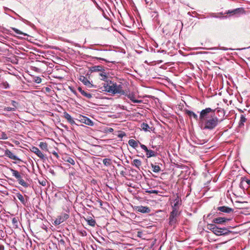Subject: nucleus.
Returning <instances> with one entry per match:
<instances>
[{
	"label": "nucleus",
	"instance_id": "4d7b16f0",
	"mask_svg": "<svg viewBox=\"0 0 250 250\" xmlns=\"http://www.w3.org/2000/svg\"><path fill=\"white\" fill-rule=\"evenodd\" d=\"M145 1H146V3H147V1H146V0H145Z\"/></svg>",
	"mask_w": 250,
	"mask_h": 250
},
{
	"label": "nucleus",
	"instance_id": "f03ea898",
	"mask_svg": "<svg viewBox=\"0 0 250 250\" xmlns=\"http://www.w3.org/2000/svg\"><path fill=\"white\" fill-rule=\"evenodd\" d=\"M104 90L112 94H119L124 95L125 92L123 89V85L121 83H119L113 81L109 80L106 81L104 84Z\"/></svg>",
	"mask_w": 250,
	"mask_h": 250
},
{
	"label": "nucleus",
	"instance_id": "c85d7f7f",
	"mask_svg": "<svg viewBox=\"0 0 250 250\" xmlns=\"http://www.w3.org/2000/svg\"><path fill=\"white\" fill-rule=\"evenodd\" d=\"M247 119L245 118L244 115H241L240 116V120L239 123V126H241L242 125H244V124L246 122Z\"/></svg>",
	"mask_w": 250,
	"mask_h": 250
},
{
	"label": "nucleus",
	"instance_id": "aec40b11",
	"mask_svg": "<svg viewBox=\"0 0 250 250\" xmlns=\"http://www.w3.org/2000/svg\"><path fill=\"white\" fill-rule=\"evenodd\" d=\"M16 196L23 205H25L26 201L25 200L24 196L18 192L16 194Z\"/></svg>",
	"mask_w": 250,
	"mask_h": 250
},
{
	"label": "nucleus",
	"instance_id": "bb28decb",
	"mask_svg": "<svg viewBox=\"0 0 250 250\" xmlns=\"http://www.w3.org/2000/svg\"><path fill=\"white\" fill-rule=\"evenodd\" d=\"M103 162L104 166L106 167L110 166L112 164V161L110 159L108 158H105L103 159Z\"/></svg>",
	"mask_w": 250,
	"mask_h": 250
},
{
	"label": "nucleus",
	"instance_id": "4468645a",
	"mask_svg": "<svg viewBox=\"0 0 250 250\" xmlns=\"http://www.w3.org/2000/svg\"><path fill=\"white\" fill-rule=\"evenodd\" d=\"M63 117L71 125L76 124L73 118L67 112H64L63 113Z\"/></svg>",
	"mask_w": 250,
	"mask_h": 250
},
{
	"label": "nucleus",
	"instance_id": "4c0bfd02",
	"mask_svg": "<svg viewBox=\"0 0 250 250\" xmlns=\"http://www.w3.org/2000/svg\"><path fill=\"white\" fill-rule=\"evenodd\" d=\"M140 147L143 149L146 152L147 151V150L148 149L147 147L143 144H140Z\"/></svg>",
	"mask_w": 250,
	"mask_h": 250
},
{
	"label": "nucleus",
	"instance_id": "20e7f679",
	"mask_svg": "<svg viewBox=\"0 0 250 250\" xmlns=\"http://www.w3.org/2000/svg\"><path fill=\"white\" fill-rule=\"evenodd\" d=\"M180 212H174L171 211L169 214L168 218L169 225L171 226L175 227L176 224L177 223V217L179 216Z\"/></svg>",
	"mask_w": 250,
	"mask_h": 250
},
{
	"label": "nucleus",
	"instance_id": "37998d69",
	"mask_svg": "<svg viewBox=\"0 0 250 250\" xmlns=\"http://www.w3.org/2000/svg\"><path fill=\"white\" fill-rule=\"evenodd\" d=\"M97 202L99 203L100 207L102 208L103 203V201L101 200L98 199L97 200Z\"/></svg>",
	"mask_w": 250,
	"mask_h": 250
},
{
	"label": "nucleus",
	"instance_id": "4be33fe9",
	"mask_svg": "<svg viewBox=\"0 0 250 250\" xmlns=\"http://www.w3.org/2000/svg\"><path fill=\"white\" fill-rule=\"evenodd\" d=\"M147 158H150L151 157H155L156 156L157 152L153 150L148 149L147 151L146 152Z\"/></svg>",
	"mask_w": 250,
	"mask_h": 250
},
{
	"label": "nucleus",
	"instance_id": "2eb2a0df",
	"mask_svg": "<svg viewBox=\"0 0 250 250\" xmlns=\"http://www.w3.org/2000/svg\"><path fill=\"white\" fill-rule=\"evenodd\" d=\"M78 90L81 93V94L83 96L86 97L87 99H89L92 97L91 94H90L89 93H87L86 91H85L84 90H83V89L81 87H80V86L78 87Z\"/></svg>",
	"mask_w": 250,
	"mask_h": 250
},
{
	"label": "nucleus",
	"instance_id": "a211bd4d",
	"mask_svg": "<svg viewBox=\"0 0 250 250\" xmlns=\"http://www.w3.org/2000/svg\"><path fill=\"white\" fill-rule=\"evenodd\" d=\"M125 95H126L133 103L139 104L142 102L141 100L136 99L135 95L133 93H129L128 95L125 94Z\"/></svg>",
	"mask_w": 250,
	"mask_h": 250
},
{
	"label": "nucleus",
	"instance_id": "864d4df0",
	"mask_svg": "<svg viewBox=\"0 0 250 250\" xmlns=\"http://www.w3.org/2000/svg\"><path fill=\"white\" fill-rule=\"evenodd\" d=\"M98 59H99V60H104V61H106V60H105V59H103V58H98Z\"/></svg>",
	"mask_w": 250,
	"mask_h": 250
},
{
	"label": "nucleus",
	"instance_id": "423d86ee",
	"mask_svg": "<svg viewBox=\"0 0 250 250\" xmlns=\"http://www.w3.org/2000/svg\"><path fill=\"white\" fill-rule=\"evenodd\" d=\"M173 204L171 205L172 211L174 212H180L179 211L180 206L182 204V201L179 196L177 195L173 200Z\"/></svg>",
	"mask_w": 250,
	"mask_h": 250
},
{
	"label": "nucleus",
	"instance_id": "a878e982",
	"mask_svg": "<svg viewBox=\"0 0 250 250\" xmlns=\"http://www.w3.org/2000/svg\"><path fill=\"white\" fill-rule=\"evenodd\" d=\"M40 147L43 150L48 151L47 144L45 142H41L39 144Z\"/></svg>",
	"mask_w": 250,
	"mask_h": 250
},
{
	"label": "nucleus",
	"instance_id": "473e14b6",
	"mask_svg": "<svg viewBox=\"0 0 250 250\" xmlns=\"http://www.w3.org/2000/svg\"><path fill=\"white\" fill-rule=\"evenodd\" d=\"M11 104L12 105L13 108H15V110L16 111L17 109L18 106L19 105V103L16 101L12 100L11 102Z\"/></svg>",
	"mask_w": 250,
	"mask_h": 250
},
{
	"label": "nucleus",
	"instance_id": "5701e85b",
	"mask_svg": "<svg viewBox=\"0 0 250 250\" xmlns=\"http://www.w3.org/2000/svg\"><path fill=\"white\" fill-rule=\"evenodd\" d=\"M99 75L100 76L101 80H102L105 81L108 78L107 73L105 72L104 69H103L100 72Z\"/></svg>",
	"mask_w": 250,
	"mask_h": 250
},
{
	"label": "nucleus",
	"instance_id": "0eeeda50",
	"mask_svg": "<svg viewBox=\"0 0 250 250\" xmlns=\"http://www.w3.org/2000/svg\"><path fill=\"white\" fill-rule=\"evenodd\" d=\"M69 217V214L66 213H62L54 221L55 225H58L66 221Z\"/></svg>",
	"mask_w": 250,
	"mask_h": 250
},
{
	"label": "nucleus",
	"instance_id": "b1692460",
	"mask_svg": "<svg viewBox=\"0 0 250 250\" xmlns=\"http://www.w3.org/2000/svg\"><path fill=\"white\" fill-rule=\"evenodd\" d=\"M151 166L154 172L158 173L161 171V168L159 166L151 164Z\"/></svg>",
	"mask_w": 250,
	"mask_h": 250
},
{
	"label": "nucleus",
	"instance_id": "e433bc0d",
	"mask_svg": "<svg viewBox=\"0 0 250 250\" xmlns=\"http://www.w3.org/2000/svg\"><path fill=\"white\" fill-rule=\"evenodd\" d=\"M2 84V86L5 89L8 88L9 87V85L7 82H3Z\"/></svg>",
	"mask_w": 250,
	"mask_h": 250
},
{
	"label": "nucleus",
	"instance_id": "dca6fc26",
	"mask_svg": "<svg viewBox=\"0 0 250 250\" xmlns=\"http://www.w3.org/2000/svg\"><path fill=\"white\" fill-rule=\"evenodd\" d=\"M217 210L225 213H230L233 211V209L226 206L219 207Z\"/></svg>",
	"mask_w": 250,
	"mask_h": 250
},
{
	"label": "nucleus",
	"instance_id": "a18cd8bd",
	"mask_svg": "<svg viewBox=\"0 0 250 250\" xmlns=\"http://www.w3.org/2000/svg\"><path fill=\"white\" fill-rule=\"evenodd\" d=\"M2 139H4V140L7 139V136L6 134H5V133H3L2 134Z\"/></svg>",
	"mask_w": 250,
	"mask_h": 250
},
{
	"label": "nucleus",
	"instance_id": "f257e3e1",
	"mask_svg": "<svg viewBox=\"0 0 250 250\" xmlns=\"http://www.w3.org/2000/svg\"><path fill=\"white\" fill-rule=\"evenodd\" d=\"M186 114L195 120H199V125L203 130L214 129L223 120L225 115L224 110L221 108L212 109L207 107L200 112L199 117L194 112L187 110Z\"/></svg>",
	"mask_w": 250,
	"mask_h": 250
},
{
	"label": "nucleus",
	"instance_id": "49530a36",
	"mask_svg": "<svg viewBox=\"0 0 250 250\" xmlns=\"http://www.w3.org/2000/svg\"><path fill=\"white\" fill-rule=\"evenodd\" d=\"M17 222H18V221H17V219L16 218L14 217V218H13L12 219V223H13V224H14L17 223Z\"/></svg>",
	"mask_w": 250,
	"mask_h": 250
},
{
	"label": "nucleus",
	"instance_id": "cd10ccee",
	"mask_svg": "<svg viewBox=\"0 0 250 250\" xmlns=\"http://www.w3.org/2000/svg\"><path fill=\"white\" fill-rule=\"evenodd\" d=\"M104 69H103V67L102 66H101V65H97V66H93L92 67V71H94V72H101L102 70H103Z\"/></svg>",
	"mask_w": 250,
	"mask_h": 250
},
{
	"label": "nucleus",
	"instance_id": "72a5a7b5",
	"mask_svg": "<svg viewBox=\"0 0 250 250\" xmlns=\"http://www.w3.org/2000/svg\"><path fill=\"white\" fill-rule=\"evenodd\" d=\"M12 30L17 34L18 35H26L25 34H23L22 32H21L19 29L16 28H12Z\"/></svg>",
	"mask_w": 250,
	"mask_h": 250
},
{
	"label": "nucleus",
	"instance_id": "c03bdc74",
	"mask_svg": "<svg viewBox=\"0 0 250 250\" xmlns=\"http://www.w3.org/2000/svg\"><path fill=\"white\" fill-rule=\"evenodd\" d=\"M49 171V172L51 173L53 175H55L56 173L53 169L50 168Z\"/></svg>",
	"mask_w": 250,
	"mask_h": 250
},
{
	"label": "nucleus",
	"instance_id": "f3484780",
	"mask_svg": "<svg viewBox=\"0 0 250 250\" xmlns=\"http://www.w3.org/2000/svg\"><path fill=\"white\" fill-rule=\"evenodd\" d=\"M141 144L139 141H136L134 139H130L128 141L129 145L134 148H136L139 145Z\"/></svg>",
	"mask_w": 250,
	"mask_h": 250
},
{
	"label": "nucleus",
	"instance_id": "f8f14e48",
	"mask_svg": "<svg viewBox=\"0 0 250 250\" xmlns=\"http://www.w3.org/2000/svg\"><path fill=\"white\" fill-rule=\"evenodd\" d=\"M229 220H230V219L227 218L219 217L214 218L212 222L215 224H222Z\"/></svg>",
	"mask_w": 250,
	"mask_h": 250
},
{
	"label": "nucleus",
	"instance_id": "8fccbe9b",
	"mask_svg": "<svg viewBox=\"0 0 250 250\" xmlns=\"http://www.w3.org/2000/svg\"><path fill=\"white\" fill-rule=\"evenodd\" d=\"M53 154L54 155H55L57 158H58L59 155H58V153L56 152H53Z\"/></svg>",
	"mask_w": 250,
	"mask_h": 250
},
{
	"label": "nucleus",
	"instance_id": "9d476101",
	"mask_svg": "<svg viewBox=\"0 0 250 250\" xmlns=\"http://www.w3.org/2000/svg\"><path fill=\"white\" fill-rule=\"evenodd\" d=\"M78 120L80 122L89 126H93L94 125L93 122L89 118L85 116L80 115L79 117V119H78Z\"/></svg>",
	"mask_w": 250,
	"mask_h": 250
},
{
	"label": "nucleus",
	"instance_id": "79ce46f5",
	"mask_svg": "<svg viewBox=\"0 0 250 250\" xmlns=\"http://www.w3.org/2000/svg\"><path fill=\"white\" fill-rule=\"evenodd\" d=\"M113 129L111 127L107 128L106 131L108 132H112L113 131Z\"/></svg>",
	"mask_w": 250,
	"mask_h": 250
},
{
	"label": "nucleus",
	"instance_id": "1a4fd4ad",
	"mask_svg": "<svg viewBox=\"0 0 250 250\" xmlns=\"http://www.w3.org/2000/svg\"><path fill=\"white\" fill-rule=\"evenodd\" d=\"M244 9L243 8H237L233 10H228L226 11L225 14H230L231 15H235L239 16L244 13Z\"/></svg>",
	"mask_w": 250,
	"mask_h": 250
},
{
	"label": "nucleus",
	"instance_id": "ea45409f",
	"mask_svg": "<svg viewBox=\"0 0 250 250\" xmlns=\"http://www.w3.org/2000/svg\"><path fill=\"white\" fill-rule=\"evenodd\" d=\"M4 236H5V233L4 232V231L3 230L0 229V237L1 238H3L4 237Z\"/></svg>",
	"mask_w": 250,
	"mask_h": 250
},
{
	"label": "nucleus",
	"instance_id": "6e6552de",
	"mask_svg": "<svg viewBox=\"0 0 250 250\" xmlns=\"http://www.w3.org/2000/svg\"><path fill=\"white\" fill-rule=\"evenodd\" d=\"M30 150L31 152L36 154L41 160L43 161L47 159V157L39 150V149L34 146L31 147Z\"/></svg>",
	"mask_w": 250,
	"mask_h": 250
},
{
	"label": "nucleus",
	"instance_id": "6e6d98bb",
	"mask_svg": "<svg viewBox=\"0 0 250 250\" xmlns=\"http://www.w3.org/2000/svg\"><path fill=\"white\" fill-rule=\"evenodd\" d=\"M250 181H248V184H249V183H250Z\"/></svg>",
	"mask_w": 250,
	"mask_h": 250
},
{
	"label": "nucleus",
	"instance_id": "a19ab883",
	"mask_svg": "<svg viewBox=\"0 0 250 250\" xmlns=\"http://www.w3.org/2000/svg\"><path fill=\"white\" fill-rule=\"evenodd\" d=\"M46 181L42 180V181H39V183L43 186H45L46 185Z\"/></svg>",
	"mask_w": 250,
	"mask_h": 250
},
{
	"label": "nucleus",
	"instance_id": "ddd939ff",
	"mask_svg": "<svg viewBox=\"0 0 250 250\" xmlns=\"http://www.w3.org/2000/svg\"><path fill=\"white\" fill-rule=\"evenodd\" d=\"M5 155L12 160L21 161V160L17 156H16L9 149H6L5 151Z\"/></svg>",
	"mask_w": 250,
	"mask_h": 250
},
{
	"label": "nucleus",
	"instance_id": "c756f323",
	"mask_svg": "<svg viewBox=\"0 0 250 250\" xmlns=\"http://www.w3.org/2000/svg\"><path fill=\"white\" fill-rule=\"evenodd\" d=\"M141 127L142 129L145 131H148V129L150 128L149 125L146 123H143L141 124Z\"/></svg>",
	"mask_w": 250,
	"mask_h": 250
},
{
	"label": "nucleus",
	"instance_id": "393cba45",
	"mask_svg": "<svg viewBox=\"0 0 250 250\" xmlns=\"http://www.w3.org/2000/svg\"><path fill=\"white\" fill-rule=\"evenodd\" d=\"M86 221L87 223V224L92 226L94 227L96 225V221L94 219H92L91 217H90L89 218H87L86 219Z\"/></svg>",
	"mask_w": 250,
	"mask_h": 250
},
{
	"label": "nucleus",
	"instance_id": "c9c22d12",
	"mask_svg": "<svg viewBox=\"0 0 250 250\" xmlns=\"http://www.w3.org/2000/svg\"><path fill=\"white\" fill-rule=\"evenodd\" d=\"M66 161H67V162H68L69 163L71 164V165H75V164L74 160L72 158H70V157H69V158L67 159V160H66Z\"/></svg>",
	"mask_w": 250,
	"mask_h": 250
},
{
	"label": "nucleus",
	"instance_id": "13d9d810",
	"mask_svg": "<svg viewBox=\"0 0 250 250\" xmlns=\"http://www.w3.org/2000/svg\"><path fill=\"white\" fill-rule=\"evenodd\" d=\"M145 1H146V3H147V1H146V0H145Z\"/></svg>",
	"mask_w": 250,
	"mask_h": 250
},
{
	"label": "nucleus",
	"instance_id": "7ed1b4c3",
	"mask_svg": "<svg viewBox=\"0 0 250 250\" xmlns=\"http://www.w3.org/2000/svg\"><path fill=\"white\" fill-rule=\"evenodd\" d=\"M208 229L211 230L214 234L216 235H226L231 232L226 228H220L217 227L216 225L212 224L208 225Z\"/></svg>",
	"mask_w": 250,
	"mask_h": 250
},
{
	"label": "nucleus",
	"instance_id": "9b49d317",
	"mask_svg": "<svg viewBox=\"0 0 250 250\" xmlns=\"http://www.w3.org/2000/svg\"><path fill=\"white\" fill-rule=\"evenodd\" d=\"M79 80L82 82L85 86H87L89 88L92 87L93 85L91 83V82L83 76H81Z\"/></svg>",
	"mask_w": 250,
	"mask_h": 250
},
{
	"label": "nucleus",
	"instance_id": "3c124183",
	"mask_svg": "<svg viewBox=\"0 0 250 250\" xmlns=\"http://www.w3.org/2000/svg\"><path fill=\"white\" fill-rule=\"evenodd\" d=\"M121 175H122L123 176H125V171L124 170H122L120 172Z\"/></svg>",
	"mask_w": 250,
	"mask_h": 250
},
{
	"label": "nucleus",
	"instance_id": "de8ad7c7",
	"mask_svg": "<svg viewBox=\"0 0 250 250\" xmlns=\"http://www.w3.org/2000/svg\"><path fill=\"white\" fill-rule=\"evenodd\" d=\"M59 243L62 244V245H64L65 244V241L63 240V239H61L60 241H59Z\"/></svg>",
	"mask_w": 250,
	"mask_h": 250
},
{
	"label": "nucleus",
	"instance_id": "5fc2aeb1",
	"mask_svg": "<svg viewBox=\"0 0 250 250\" xmlns=\"http://www.w3.org/2000/svg\"><path fill=\"white\" fill-rule=\"evenodd\" d=\"M212 214H213L212 213H210L208 214V217H210V216H211Z\"/></svg>",
	"mask_w": 250,
	"mask_h": 250
},
{
	"label": "nucleus",
	"instance_id": "39448f33",
	"mask_svg": "<svg viewBox=\"0 0 250 250\" xmlns=\"http://www.w3.org/2000/svg\"><path fill=\"white\" fill-rule=\"evenodd\" d=\"M10 170L11 171L12 175L15 177L19 182V183L24 187H27V184L24 181L22 178L20 173L17 171L13 168H10Z\"/></svg>",
	"mask_w": 250,
	"mask_h": 250
},
{
	"label": "nucleus",
	"instance_id": "f704fd0d",
	"mask_svg": "<svg viewBox=\"0 0 250 250\" xmlns=\"http://www.w3.org/2000/svg\"><path fill=\"white\" fill-rule=\"evenodd\" d=\"M4 110L6 111H15V108L12 107H5L4 108Z\"/></svg>",
	"mask_w": 250,
	"mask_h": 250
},
{
	"label": "nucleus",
	"instance_id": "2f4dec72",
	"mask_svg": "<svg viewBox=\"0 0 250 250\" xmlns=\"http://www.w3.org/2000/svg\"><path fill=\"white\" fill-rule=\"evenodd\" d=\"M145 192L148 193H154V194H158L159 191L157 190H148V189H145Z\"/></svg>",
	"mask_w": 250,
	"mask_h": 250
},
{
	"label": "nucleus",
	"instance_id": "412c9836",
	"mask_svg": "<svg viewBox=\"0 0 250 250\" xmlns=\"http://www.w3.org/2000/svg\"><path fill=\"white\" fill-rule=\"evenodd\" d=\"M131 164L136 167L137 168H138V169H139L140 168V167L142 165V162L140 160H139V159H134L132 162H131Z\"/></svg>",
	"mask_w": 250,
	"mask_h": 250
},
{
	"label": "nucleus",
	"instance_id": "58836bf2",
	"mask_svg": "<svg viewBox=\"0 0 250 250\" xmlns=\"http://www.w3.org/2000/svg\"><path fill=\"white\" fill-rule=\"evenodd\" d=\"M125 136V134L124 132H121L118 135V137L120 138H122L123 137Z\"/></svg>",
	"mask_w": 250,
	"mask_h": 250
},
{
	"label": "nucleus",
	"instance_id": "603ef678",
	"mask_svg": "<svg viewBox=\"0 0 250 250\" xmlns=\"http://www.w3.org/2000/svg\"><path fill=\"white\" fill-rule=\"evenodd\" d=\"M44 230H45L46 231H47V228L45 226H44L43 228H42Z\"/></svg>",
	"mask_w": 250,
	"mask_h": 250
},
{
	"label": "nucleus",
	"instance_id": "09e8293b",
	"mask_svg": "<svg viewBox=\"0 0 250 250\" xmlns=\"http://www.w3.org/2000/svg\"><path fill=\"white\" fill-rule=\"evenodd\" d=\"M0 250H4V247L2 245H0Z\"/></svg>",
	"mask_w": 250,
	"mask_h": 250
},
{
	"label": "nucleus",
	"instance_id": "7c9ffc66",
	"mask_svg": "<svg viewBox=\"0 0 250 250\" xmlns=\"http://www.w3.org/2000/svg\"><path fill=\"white\" fill-rule=\"evenodd\" d=\"M33 82H34L35 83H40L42 82V79L41 77H34L33 78Z\"/></svg>",
	"mask_w": 250,
	"mask_h": 250
},
{
	"label": "nucleus",
	"instance_id": "6ab92c4d",
	"mask_svg": "<svg viewBox=\"0 0 250 250\" xmlns=\"http://www.w3.org/2000/svg\"><path fill=\"white\" fill-rule=\"evenodd\" d=\"M137 209L138 211L142 213H149L150 211V209L148 207L142 206L137 207Z\"/></svg>",
	"mask_w": 250,
	"mask_h": 250
}]
</instances>
